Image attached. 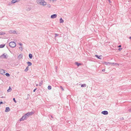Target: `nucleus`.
<instances>
[{"instance_id": "1", "label": "nucleus", "mask_w": 131, "mask_h": 131, "mask_svg": "<svg viewBox=\"0 0 131 131\" xmlns=\"http://www.w3.org/2000/svg\"><path fill=\"white\" fill-rule=\"evenodd\" d=\"M37 2L38 4L41 5L45 6L47 5V3L44 0H37Z\"/></svg>"}, {"instance_id": "2", "label": "nucleus", "mask_w": 131, "mask_h": 131, "mask_svg": "<svg viewBox=\"0 0 131 131\" xmlns=\"http://www.w3.org/2000/svg\"><path fill=\"white\" fill-rule=\"evenodd\" d=\"M16 43L13 41H11L9 43V46L11 48H14L16 46Z\"/></svg>"}, {"instance_id": "3", "label": "nucleus", "mask_w": 131, "mask_h": 131, "mask_svg": "<svg viewBox=\"0 0 131 131\" xmlns=\"http://www.w3.org/2000/svg\"><path fill=\"white\" fill-rule=\"evenodd\" d=\"M5 53H4L0 57L2 58H5V59H7L8 57V56L7 54H5Z\"/></svg>"}, {"instance_id": "4", "label": "nucleus", "mask_w": 131, "mask_h": 131, "mask_svg": "<svg viewBox=\"0 0 131 131\" xmlns=\"http://www.w3.org/2000/svg\"><path fill=\"white\" fill-rule=\"evenodd\" d=\"M9 33L10 34H17L16 31L15 30H9L8 31Z\"/></svg>"}, {"instance_id": "5", "label": "nucleus", "mask_w": 131, "mask_h": 131, "mask_svg": "<svg viewBox=\"0 0 131 131\" xmlns=\"http://www.w3.org/2000/svg\"><path fill=\"white\" fill-rule=\"evenodd\" d=\"M5 71L3 69H0V73L3 75H5Z\"/></svg>"}, {"instance_id": "6", "label": "nucleus", "mask_w": 131, "mask_h": 131, "mask_svg": "<svg viewBox=\"0 0 131 131\" xmlns=\"http://www.w3.org/2000/svg\"><path fill=\"white\" fill-rule=\"evenodd\" d=\"M26 117L24 115H23V116H22V117L19 120L20 121H24L25 119H26Z\"/></svg>"}, {"instance_id": "7", "label": "nucleus", "mask_w": 131, "mask_h": 131, "mask_svg": "<svg viewBox=\"0 0 131 131\" xmlns=\"http://www.w3.org/2000/svg\"><path fill=\"white\" fill-rule=\"evenodd\" d=\"M101 113L104 115H107L108 114V112L107 111H102L101 112Z\"/></svg>"}, {"instance_id": "8", "label": "nucleus", "mask_w": 131, "mask_h": 131, "mask_svg": "<svg viewBox=\"0 0 131 131\" xmlns=\"http://www.w3.org/2000/svg\"><path fill=\"white\" fill-rule=\"evenodd\" d=\"M57 15L56 14H54L51 16V18H55L57 17Z\"/></svg>"}, {"instance_id": "9", "label": "nucleus", "mask_w": 131, "mask_h": 131, "mask_svg": "<svg viewBox=\"0 0 131 131\" xmlns=\"http://www.w3.org/2000/svg\"><path fill=\"white\" fill-rule=\"evenodd\" d=\"M10 110V109L8 107H7L6 108L5 112H8Z\"/></svg>"}, {"instance_id": "10", "label": "nucleus", "mask_w": 131, "mask_h": 131, "mask_svg": "<svg viewBox=\"0 0 131 131\" xmlns=\"http://www.w3.org/2000/svg\"><path fill=\"white\" fill-rule=\"evenodd\" d=\"M104 64H106V65H110V64H114V63L106 62H104Z\"/></svg>"}, {"instance_id": "11", "label": "nucleus", "mask_w": 131, "mask_h": 131, "mask_svg": "<svg viewBox=\"0 0 131 131\" xmlns=\"http://www.w3.org/2000/svg\"><path fill=\"white\" fill-rule=\"evenodd\" d=\"M95 57H97L98 59H101V57H102L101 56H99L98 55L95 54Z\"/></svg>"}, {"instance_id": "12", "label": "nucleus", "mask_w": 131, "mask_h": 131, "mask_svg": "<svg viewBox=\"0 0 131 131\" xmlns=\"http://www.w3.org/2000/svg\"><path fill=\"white\" fill-rule=\"evenodd\" d=\"M18 1H19L18 0ZM18 2V0H12V3L14 4Z\"/></svg>"}, {"instance_id": "13", "label": "nucleus", "mask_w": 131, "mask_h": 131, "mask_svg": "<svg viewBox=\"0 0 131 131\" xmlns=\"http://www.w3.org/2000/svg\"><path fill=\"white\" fill-rule=\"evenodd\" d=\"M27 63L28 64V66H30L32 65V63L29 61H28L27 62Z\"/></svg>"}, {"instance_id": "14", "label": "nucleus", "mask_w": 131, "mask_h": 131, "mask_svg": "<svg viewBox=\"0 0 131 131\" xmlns=\"http://www.w3.org/2000/svg\"><path fill=\"white\" fill-rule=\"evenodd\" d=\"M75 65H77V66L78 67L81 64L79 63L78 62H76L75 63Z\"/></svg>"}, {"instance_id": "15", "label": "nucleus", "mask_w": 131, "mask_h": 131, "mask_svg": "<svg viewBox=\"0 0 131 131\" xmlns=\"http://www.w3.org/2000/svg\"><path fill=\"white\" fill-rule=\"evenodd\" d=\"M64 22L63 20L62 19V18H61L60 19V23H62Z\"/></svg>"}, {"instance_id": "16", "label": "nucleus", "mask_w": 131, "mask_h": 131, "mask_svg": "<svg viewBox=\"0 0 131 131\" xmlns=\"http://www.w3.org/2000/svg\"><path fill=\"white\" fill-rule=\"evenodd\" d=\"M29 58L30 59H32V55L30 53L29 54Z\"/></svg>"}, {"instance_id": "17", "label": "nucleus", "mask_w": 131, "mask_h": 131, "mask_svg": "<svg viewBox=\"0 0 131 131\" xmlns=\"http://www.w3.org/2000/svg\"><path fill=\"white\" fill-rule=\"evenodd\" d=\"M86 84H82L81 85V87H85L86 86Z\"/></svg>"}, {"instance_id": "18", "label": "nucleus", "mask_w": 131, "mask_h": 131, "mask_svg": "<svg viewBox=\"0 0 131 131\" xmlns=\"http://www.w3.org/2000/svg\"><path fill=\"white\" fill-rule=\"evenodd\" d=\"M29 113L28 112L26 114H25V115H24L25 117L27 118V117H28L29 116Z\"/></svg>"}, {"instance_id": "19", "label": "nucleus", "mask_w": 131, "mask_h": 131, "mask_svg": "<svg viewBox=\"0 0 131 131\" xmlns=\"http://www.w3.org/2000/svg\"><path fill=\"white\" fill-rule=\"evenodd\" d=\"M43 83V81L42 80H41L40 82L39 83V85L40 86H41L42 84Z\"/></svg>"}, {"instance_id": "20", "label": "nucleus", "mask_w": 131, "mask_h": 131, "mask_svg": "<svg viewBox=\"0 0 131 131\" xmlns=\"http://www.w3.org/2000/svg\"><path fill=\"white\" fill-rule=\"evenodd\" d=\"M5 44H2L0 45V48H3L5 46Z\"/></svg>"}, {"instance_id": "21", "label": "nucleus", "mask_w": 131, "mask_h": 131, "mask_svg": "<svg viewBox=\"0 0 131 131\" xmlns=\"http://www.w3.org/2000/svg\"><path fill=\"white\" fill-rule=\"evenodd\" d=\"M12 90V89L10 88V86H9V89L7 90V92H10Z\"/></svg>"}, {"instance_id": "22", "label": "nucleus", "mask_w": 131, "mask_h": 131, "mask_svg": "<svg viewBox=\"0 0 131 131\" xmlns=\"http://www.w3.org/2000/svg\"><path fill=\"white\" fill-rule=\"evenodd\" d=\"M28 68H29L28 66L24 70L25 71V72L27 71L28 70Z\"/></svg>"}, {"instance_id": "23", "label": "nucleus", "mask_w": 131, "mask_h": 131, "mask_svg": "<svg viewBox=\"0 0 131 131\" xmlns=\"http://www.w3.org/2000/svg\"><path fill=\"white\" fill-rule=\"evenodd\" d=\"M5 75L7 77H9L10 76V74L8 73H6V74L5 73Z\"/></svg>"}, {"instance_id": "24", "label": "nucleus", "mask_w": 131, "mask_h": 131, "mask_svg": "<svg viewBox=\"0 0 131 131\" xmlns=\"http://www.w3.org/2000/svg\"><path fill=\"white\" fill-rule=\"evenodd\" d=\"M5 34V32H0V35H4Z\"/></svg>"}, {"instance_id": "25", "label": "nucleus", "mask_w": 131, "mask_h": 131, "mask_svg": "<svg viewBox=\"0 0 131 131\" xmlns=\"http://www.w3.org/2000/svg\"><path fill=\"white\" fill-rule=\"evenodd\" d=\"M48 89L49 90H50L51 89V86L50 85H49L48 87Z\"/></svg>"}, {"instance_id": "26", "label": "nucleus", "mask_w": 131, "mask_h": 131, "mask_svg": "<svg viewBox=\"0 0 131 131\" xmlns=\"http://www.w3.org/2000/svg\"><path fill=\"white\" fill-rule=\"evenodd\" d=\"M18 58H21L22 57V54H19L18 56Z\"/></svg>"}, {"instance_id": "27", "label": "nucleus", "mask_w": 131, "mask_h": 131, "mask_svg": "<svg viewBox=\"0 0 131 131\" xmlns=\"http://www.w3.org/2000/svg\"><path fill=\"white\" fill-rule=\"evenodd\" d=\"M47 7L49 8H50L51 7V5L50 4H47Z\"/></svg>"}, {"instance_id": "28", "label": "nucleus", "mask_w": 131, "mask_h": 131, "mask_svg": "<svg viewBox=\"0 0 131 131\" xmlns=\"http://www.w3.org/2000/svg\"><path fill=\"white\" fill-rule=\"evenodd\" d=\"M29 113V115H31L33 114H34V113L33 112H28Z\"/></svg>"}, {"instance_id": "29", "label": "nucleus", "mask_w": 131, "mask_h": 131, "mask_svg": "<svg viewBox=\"0 0 131 131\" xmlns=\"http://www.w3.org/2000/svg\"><path fill=\"white\" fill-rule=\"evenodd\" d=\"M31 9V7H29V8H27V9H26L27 10H30Z\"/></svg>"}, {"instance_id": "30", "label": "nucleus", "mask_w": 131, "mask_h": 131, "mask_svg": "<svg viewBox=\"0 0 131 131\" xmlns=\"http://www.w3.org/2000/svg\"><path fill=\"white\" fill-rule=\"evenodd\" d=\"M19 48L20 49L21 51H22L23 50V48L22 47H19Z\"/></svg>"}, {"instance_id": "31", "label": "nucleus", "mask_w": 131, "mask_h": 131, "mask_svg": "<svg viewBox=\"0 0 131 131\" xmlns=\"http://www.w3.org/2000/svg\"><path fill=\"white\" fill-rule=\"evenodd\" d=\"M13 101H14V102H15V103H16V100H15V98H14L13 99Z\"/></svg>"}, {"instance_id": "32", "label": "nucleus", "mask_w": 131, "mask_h": 131, "mask_svg": "<svg viewBox=\"0 0 131 131\" xmlns=\"http://www.w3.org/2000/svg\"><path fill=\"white\" fill-rule=\"evenodd\" d=\"M60 88H61V89L63 90V91L64 90H63V88L62 86H60Z\"/></svg>"}, {"instance_id": "33", "label": "nucleus", "mask_w": 131, "mask_h": 131, "mask_svg": "<svg viewBox=\"0 0 131 131\" xmlns=\"http://www.w3.org/2000/svg\"><path fill=\"white\" fill-rule=\"evenodd\" d=\"M55 37L57 36H58L59 34H55Z\"/></svg>"}, {"instance_id": "34", "label": "nucleus", "mask_w": 131, "mask_h": 131, "mask_svg": "<svg viewBox=\"0 0 131 131\" xmlns=\"http://www.w3.org/2000/svg\"><path fill=\"white\" fill-rule=\"evenodd\" d=\"M37 89V88L33 90V92H34Z\"/></svg>"}, {"instance_id": "35", "label": "nucleus", "mask_w": 131, "mask_h": 131, "mask_svg": "<svg viewBox=\"0 0 131 131\" xmlns=\"http://www.w3.org/2000/svg\"><path fill=\"white\" fill-rule=\"evenodd\" d=\"M19 45L21 46H22L23 45L21 43H19Z\"/></svg>"}, {"instance_id": "36", "label": "nucleus", "mask_w": 131, "mask_h": 131, "mask_svg": "<svg viewBox=\"0 0 131 131\" xmlns=\"http://www.w3.org/2000/svg\"><path fill=\"white\" fill-rule=\"evenodd\" d=\"M128 111L129 112H131V108L129 109L128 110Z\"/></svg>"}, {"instance_id": "37", "label": "nucleus", "mask_w": 131, "mask_h": 131, "mask_svg": "<svg viewBox=\"0 0 131 131\" xmlns=\"http://www.w3.org/2000/svg\"><path fill=\"white\" fill-rule=\"evenodd\" d=\"M3 103V102L2 101H0V104H2Z\"/></svg>"}, {"instance_id": "38", "label": "nucleus", "mask_w": 131, "mask_h": 131, "mask_svg": "<svg viewBox=\"0 0 131 131\" xmlns=\"http://www.w3.org/2000/svg\"><path fill=\"white\" fill-rule=\"evenodd\" d=\"M109 1V3H111V1L110 0H108Z\"/></svg>"}, {"instance_id": "39", "label": "nucleus", "mask_w": 131, "mask_h": 131, "mask_svg": "<svg viewBox=\"0 0 131 131\" xmlns=\"http://www.w3.org/2000/svg\"><path fill=\"white\" fill-rule=\"evenodd\" d=\"M105 71V69H103L102 70V71H103V72Z\"/></svg>"}, {"instance_id": "40", "label": "nucleus", "mask_w": 131, "mask_h": 131, "mask_svg": "<svg viewBox=\"0 0 131 131\" xmlns=\"http://www.w3.org/2000/svg\"><path fill=\"white\" fill-rule=\"evenodd\" d=\"M121 47V45H119V46H118V47H119V48H120V47Z\"/></svg>"}, {"instance_id": "41", "label": "nucleus", "mask_w": 131, "mask_h": 131, "mask_svg": "<svg viewBox=\"0 0 131 131\" xmlns=\"http://www.w3.org/2000/svg\"><path fill=\"white\" fill-rule=\"evenodd\" d=\"M122 48H119V50H122Z\"/></svg>"}, {"instance_id": "42", "label": "nucleus", "mask_w": 131, "mask_h": 131, "mask_svg": "<svg viewBox=\"0 0 131 131\" xmlns=\"http://www.w3.org/2000/svg\"><path fill=\"white\" fill-rule=\"evenodd\" d=\"M129 38L130 39H131V37H129Z\"/></svg>"}, {"instance_id": "43", "label": "nucleus", "mask_w": 131, "mask_h": 131, "mask_svg": "<svg viewBox=\"0 0 131 131\" xmlns=\"http://www.w3.org/2000/svg\"><path fill=\"white\" fill-rule=\"evenodd\" d=\"M50 116H51L52 118H53V117H52V116L50 115Z\"/></svg>"}, {"instance_id": "44", "label": "nucleus", "mask_w": 131, "mask_h": 131, "mask_svg": "<svg viewBox=\"0 0 131 131\" xmlns=\"http://www.w3.org/2000/svg\"><path fill=\"white\" fill-rule=\"evenodd\" d=\"M5 97H4L3 96H2V97H1V98H5Z\"/></svg>"}, {"instance_id": "45", "label": "nucleus", "mask_w": 131, "mask_h": 131, "mask_svg": "<svg viewBox=\"0 0 131 131\" xmlns=\"http://www.w3.org/2000/svg\"><path fill=\"white\" fill-rule=\"evenodd\" d=\"M38 85V84H36V86H37Z\"/></svg>"}, {"instance_id": "46", "label": "nucleus", "mask_w": 131, "mask_h": 131, "mask_svg": "<svg viewBox=\"0 0 131 131\" xmlns=\"http://www.w3.org/2000/svg\"><path fill=\"white\" fill-rule=\"evenodd\" d=\"M115 64H117V65H119V64L118 63H115Z\"/></svg>"}, {"instance_id": "47", "label": "nucleus", "mask_w": 131, "mask_h": 131, "mask_svg": "<svg viewBox=\"0 0 131 131\" xmlns=\"http://www.w3.org/2000/svg\"><path fill=\"white\" fill-rule=\"evenodd\" d=\"M121 118H122V119H124V118L123 117H122Z\"/></svg>"}, {"instance_id": "48", "label": "nucleus", "mask_w": 131, "mask_h": 131, "mask_svg": "<svg viewBox=\"0 0 131 131\" xmlns=\"http://www.w3.org/2000/svg\"><path fill=\"white\" fill-rule=\"evenodd\" d=\"M56 68H57V67H56Z\"/></svg>"}]
</instances>
